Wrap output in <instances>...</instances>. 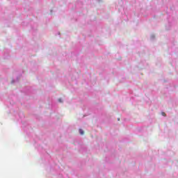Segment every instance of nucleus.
Listing matches in <instances>:
<instances>
[{
	"mask_svg": "<svg viewBox=\"0 0 178 178\" xmlns=\"http://www.w3.org/2000/svg\"><path fill=\"white\" fill-rule=\"evenodd\" d=\"M161 115H162L163 116H166V113H165V112H162V113H161Z\"/></svg>",
	"mask_w": 178,
	"mask_h": 178,
	"instance_id": "nucleus-2",
	"label": "nucleus"
},
{
	"mask_svg": "<svg viewBox=\"0 0 178 178\" xmlns=\"http://www.w3.org/2000/svg\"><path fill=\"white\" fill-rule=\"evenodd\" d=\"M58 102H62V99H58Z\"/></svg>",
	"mask_w": 178,
	"mask_h": 178,
	"instance_id": "nucleus-3",
	"label": "nucleus"
},
{
	"mask_svg": "<svg viewBox=\"0 0 178 178\" xmlns=\"http://www.w3.org/2000/svg\"><path fill=\"white\" fill-rule=\"evenodd\" d=\"M79 133L81 136H83V134H84V131H83L81 129H79Z\"/></svg>",
	"mask_w": 178,
	"mask_h": 178,
	"instance_id": "nucleus-1",
	"label": "nucleus"
},
{
	"mask_svg": "<svg viewBox=\"0 0 178 178\" xmlns=\"http://www.w3.org/2000/svg\"><path fill=\"white\" fill-rule=\"evenodd\" d=\"M118 120H120V118H118Z\"/></svg>",
	"mask_w": 178,
	"mask_h": 178,
	"instance_id": "nucleus-4",
	"label": "nucleus"
}]
</instances>
